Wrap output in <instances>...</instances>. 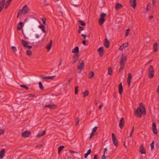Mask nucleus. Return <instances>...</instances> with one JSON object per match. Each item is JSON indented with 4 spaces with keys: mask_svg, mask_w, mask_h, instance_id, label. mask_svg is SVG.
Returning a JSON list of instances; mask_svg holds the SVG:
<instances>
[{
    "mask_svg": "<svg viewBox=\"0 0 159 159\" xmlns=\"http://www.w3.org/2000/svg\"><path fill=\"white\" fill-rule=\"evenodd\" d=\"M125 61H120V66L124 67L125 65Z\"/></svg>",
    "mask_w": 159,
    "mask_h": 159,
    "instance_id": "nucleus-40",
    "label": "nucleus"
},
{
    "mask_svg": "<svg viewBox=\"0 0 159 159\" xmlns=\"http://www.w3.org/2000/svg\"><path fill=\"white\" fill-rule=\"evenodd\" d=\"M52 45V41L51 40L50 41L46 47V48L47 49L48 51L51 49Z\"/></svg>",
    "mask_w": 159,
    "mask_h": 159,
    "instance_id": "nucleus-19",
    "label": "nucleus"
},
{
    "mask_svg": "<svg viewBox=\"0 0 159 159\" xmlns=\"http://www.w3.org/2000/svg\"><path fill=\"white\" fill-rule=\"evenodd\" d=\"M65 148V146H60L58 149V153L59 154H60V152L61 150Z\"/></svg>",
    "mask_w": 159,
    "mask_h": 159,
    "instance_id": "nucleus-33",
    "label": "nucleus"
},
{
    "mask_svg": "<svg viewBox=\"0 0 159 159\" xmlns=\"http://www.w3.org/2000/svg\"><path fill=\"white\" fill-rule=\"evenodd\" d=\"M91 152V149H89L87 152V153L89 154V155Z\"/></svg>",
    "mask_w": 159,
    "mask_h": 159,
    "instance_id": "nucleus-52",
    "label": "nucleus"
},
{
    "mask_svg": "<svg viewBox=\"0 0 159 159\" xmlns=\"http://www.w3.org/2000/svg\"><path fill=\"white\" fill-rule=\"evenodd\" d=\"M56 107V105L54 104H48L46 105L45 107H48L50 109H54Z\"/></svg>",
    "mask_w": 159,
    "mask_h": 159,
    "instance_id": "nucleus-18",
    "label": "nucleus"
},
{
    "mask_svg": "<svg viewBox=\"0 0 159 159\" xmlns=\"http://www.w3.org/2000/svg\"><path fill=\"white\" fill-rule=\"evenodd\" d=\"M22 12L23 14H25L27 13L29 11V9L28 7L26 5H25L23 7L22 9H20Z\"/></svg>",
    "mask_w": 159,
    "mask_h": 159,
    "instance_id": "nucleus-4",
    "label": "nucleus"
},
{
    "mask_svg": "<svg viewBox=\"0 0 159 159\" xmlns=\"http://www.w3.org/2000/svg\"><path fill=\"white\" fill-rule=\"evenodd\" d=\"M130 31L129 29H128L126 30L125 36L126 37L129 34V32Z\"/></svg>",
    "mask_w": 159,
    "mask_h": 159,
    "instance_id": "nucleus-45",
    "label": "nucleus"
},
{
    "mask_svg": "<svg viewBox=\"0 0 159 159\" xmlns=\"http://www.w3.org/2000/svg\"><path fill=\"white\" fill-rule=\"evenodd\" d=\"M157 92L158 93H159V85L158 86L157 88Z\"/></svg>",
    "mask_w": 159,
    "mask_h": 159,
    "instance_id": "nucleus-64",
    "label": "nucleus"
},
{
    "mask_svg": "<svg viewBox=\"0 0 159 159\" xmlns=\"http://www.w3.org/2000/svg\"><path fill=\"white\" fill-rule=\"evenodd\" d=\"M94 76V73L93 71H90L89 74V78L91 79Z\"/></svg>",
    "mask_w": 159,
    "mask_h": 159,
    "instance_id": "nucleus-34",
    "label": "nucleus"
},
{
    "mask_svg": "<svg viewBox=\"0 0 159 159\" xmlns=\"http://www.w3.org/2000/svg\"><path fill=\"white\" fill-rule=\"evenodd\" d=\"M78 87L76 86L75 89V93L76 94L78 93Z\"/></svg>",
    "mask_w": 159,
    "mask_h": 159,
    "instance_id": "nucleus-48",
    "label": "nucleus"
},
{
    "mask_svg": "<svg viewBox=\"0 0 159 159\" xmlns=\"http://www.w3.org/2000/svg\"><path fill=\"white\" fill-rule=\"evenodd\" d=\"M80 120V119L78 117H77L76 118V120L75 122V124L76 125H79V122Z\"/></svg>",
    "mask_w": 159,
    "mask_h": 159,
    "instance_id": "nucleus-47",
    "label": "nucleus"
},
{
    "mask_svg": "<svg viewBox=\"0 0 159 159\" xmlns=\"http://www.w3.org/2000/svg\"><path fill=\"white\" fill-rule=\"evenodd\" d=\"M98 155L96 154L94 155L93 157V159H97Z\"/></svg>",
    "mask_w": 159,
    "mask_h": 159,
    "instance_id": "nucleus-61",
    "label": "nucleus"
},
{
    "mask_svg": "<svg viewBox=\"0 0 159 159\" xmlns=\"http://www.w3.org/2000/svg\"><path fill=\"white\" fill-rule=\"evenodd\" d=\"M5 155V149L3 148L0 151V159H2Z\"/></svg>",
    "mask_w": 159,
    "mask_h": 159,
    "instance_id": "nucleus-20",
    "label": "nucleus"
},
{
    "mask_svg": "<svg viewBox=\"0 0 159 159\" xmlns=\"http://www.w3.org/2000/svg\"><path fill=\"white\" fill-rule=\"evenodd\" d=\"M22 13V11L21 10H20L18 12V15L17 16V18H18L19 15H21Z\"/></svg>",
    "mask_w": 159,
    "mask_h": 159,
    "instance_id": "nucleus-49",
    "label": "nucleus"
},
{
    "mask_svg": "<svg viewBox=\"0 0 159 159\" xmlns=\"http://www.w3.org/2000/svg\"><path fill=\"white\" fill-rule=\"evenodd\" d=\"M11 2H9V1H7L6 2V5L5 6V9H6L8 6L9 5Z\"/></svg>",
    "mask_w": 159,
    "mask_h": 159,
    "instance_id": "nucleus-39",
    "label": "nucleus"
},
{
    "mask_svg": "<svg viewBox=\"0 0 159 159\" xmlns=\"http://www.w3.org/2000/svg\"><path fill=\"white\" fill-rule=\"evenodd\" d=\"M20 87L25 89L26 90H28L29 88L28 87L24 85H20Z\"/></svg>",
    "mask_w": 159,
    "mask_h": 159,
    "instance_id": "nucleus-43",
    "label": "nucleus"
},
{
    "mask_svg": "<svg viewBox=\"0 0 159 159\" xmlns=\"http://www.w3.org/2000/svg\"><path fill=\"white\" fill-rule=\"evenodd\" d=\"M89 92L88 90L85 91L83 93V96L84 98H85L89 94Z\"/></svg>",
    "mask_w": 159,
    "mask_h": 159,
    "instance_id": "nucleus-31",
    "label": "nucleus"
},
{
    "mask_svg": "<svg viewBox=\"0 0 159 159\" xmlns=\"http://www.w3.org/2000/svg\"><path fill=\"white\" fill-rule=\"evenodd\" d=\"M157 43H155L153 45V48L154 49V52H155L157 50Z\"/></svg>",
    "mask_w": 159,
    "mask_h": 159,
    "instance_id": "nucleus-29",
    "label": "nucleus"
},
{
    "mask_svg": "<svg viewBox=\"0 0 159 159\" xmlns=\"http://www.w3.org/2000/svg\"><path fill=\"white\" fill-rule=\"evenodd\" d=\"M152 129L153 133L155 134H157V130L156 127V125L155 122H153L152 124Z\"/></svg>",
    "mask_w": 159,
    "mask_h": 159,
    "instance_id": "nucleus-10",
    "label": "nucleus"
},
{
    "mask_svg": "<svg viewBox=\"0 0 159 159\" xmlns=\"http://www.w3.org/2000/svg\"><path fill=\"white\" fill-rule=\"evenodd\" d=\"M125 121H124V118L122 117L120 120L119 123V126L120 129H122L124 126V124Z\"/></svg>",
    "mask_w": 159,
    "mask_h": 159,
    "instance_id": "nucleus-8",
    "label": "nucleus"
},
{
    "mask_svg": "<svg viewBox=\"0 0 159 159\" xmlns=\"http://www.w3.org/2000/svg\"><path fill=\"white\" fill-rule=\"evenodd\" d=\"M39 27L42 30V31L43 32L45 33H46V31L45 30V27L44 26L41 24L39 26Z\"/></svg>",
    "mask_w": 159,
    "mask_h": 159,
    "instance_id": "nucleus-26",
    "label": "nucleus"
},
{
    "mask_svg": "<svg viewBox=\"0 0 159 159\" xmlns=\"http://www.w3.org/2000/svg\"><path fill=\"white\" fill-rule=\"evenodd\" d=\"M98 52H99V55L101 57L102 56L104 52L103 48L102 47H100L98 49Z\"/></svg>",
    "mask_w": 159,
    "mask_h": 159,
    "instance_id": "nucleus-7",
    "label": "nucleus"
},
{
    "mask_svg": "<svg viewBox=\"0 0 159 159\" xmlns=\"http://www.w3.org/2000/svg\"><path fill=\"white\" fill-rule=\"evenodd\" d=\"M94 134V133H93L92 132L91 133V134H90V139H91L93 138V136L94 135V134Z\"/></svg>",
    "mask_w": 159,
    "mask_h": 159,
    "instance_id": "nucleus-55",
    "label": "nucleus"
},
{
    "mask_svg": "<svg viewBox=\"0 0 159 159\" xmlns=\"http://www.w3.org/2000/svg\"><path fill=\"white\" fill-rule=\"evenodd\" d=\"M129 4L130 6L135 9L136 5V0H129Z\"/></svg>",
    "mask_w": 159,
    "mask_h": 159,
    "instance_id": "nucleus-9",
    "label": "nucleus"
},
{
    "mask_svg": "<svg viewBox=\"0 0 159 159\" xmlns=\"http://www.w3.org/2000/svg\"><path fill=\"white\" fill-rule=\"evenodd\" d=\"M5 0H2L0 1V12H1L5 5Z\"/></svg>",
    "mask_w": 159,
    "mask_h": 159,
    "instance_id": "nucleus-12",
    "label": "nucleus"
},
{
    "mask_svg": "<svg viewBox=\"0 0 159 159\" xmlns=\"http://www.w3.org/2000/svg\"><path fill=\"white\" fill-rule=\"evenodd\" d=\"M46 134V131L43 130L42 132L38 133L37 136V137H40L45 135Z\"/></svg>",
    "mask_w": 159,
    "mask_h": 159,
    "instance_id": "nucleus-27",
    "label": "nucleus"
},
{
    "mask_svg": "<svg viewBox=\"0 0 159 159\" xmlns=\"http://www.w3.org/2000/svg\"><path fill=\"white\" fill-rule=\"evenodd\" d=\"M155 143L154 141H153L152 143L151 144L150 146L151 147V149L152 150H154V144Z\"/></svg>",
    "mask_w": 159,
    "mask_h": 159,
    "instance_id": "nucleus-38",
    "label": "nucleus"
},
{
    "mask_svg": "<svg viewBox=\"0 0 159 159\" xmlns=\"http://www.w3.org/2000/svg\"><path fill=\"white\" fill-rule=\"evenodd\" d=\"M56 77L55 75H52V76H43L41 77V78L44 80L45 79H52Z\"/></svg>",
    "mask_w": 159,
    "mask_h": 159,
    "instance_id": "nucleus-14",
    "label": "nucleus"
},
{
    "mask_svg": "<svg viewBox=\"0 0 159 159\" xmlns=\"http://www.w3.org/2000/svg\"><path fill=\"white\" fill-rule=\"evenodd\" d=\"M26 54L28 56H31L32 55V52L30 50H28L26 52Z\"/></svg>",
    "mask_w": 159,
    "mask_h": 159,
    "instance_id": "nucleus-41",
    "label": "nucleus"
},
{
    "mask_svg": "<svg viewBox=\"0 0 159 159\" xmlns=\"http://www.w3.org/2000/svg\"><path fill=\"white\" fill-rule=\"evenodd\" d=\"M39 88L43 90L44 89V87L43 86V85H42V84L41 83V82H40L39 83Z\"/></svg>",
    "mask_w": 159,
    "mask_h": 159,
    "instance_id": "nucleus-37",
    "label": "nucleus"
},
{
    "mask_svg": "<svg viewBox=\"0 0 159 159\" xmlns=\"http://www.w3.org/2000/svg\"><path fill=\"white\" fill-rule=\"evenodd\" d=\"M32 47V46H27V47L26 48H27L29 49H31Z\"/></svg>",
    "mask_w": 159,
    "mask_h": 159,
    "instance_id": "nucleus-63",
    "label": "nucleus"
},
{
    "mask_svg": "<svg viewBox=\"0 0 159 159\" xmlns=\"http://www.w3.org/2000/svg\"><path fill=\"white\" fill-rule=\"evenodd\" d=\"M128 46V43H123L122 45H121L119 49L120 50H122L124 48L127 47Z\"/></svg>",
    "mask_w": 159,
    "mask_h": 159,
    "instance_id": "nucleus-21",
    "label": "nucleus"
},
{
    "mask_svg": "<svg viewBox=\"0 0 159 159\" xmlns=\"http://www.w3.org/2000/svg\"><path fill=\"white\" fill-rule=\"evenodd\" d=\"M31 135V133L28 131H25L22 134L23 137L27 138L29 137Z\"/></svg>",
    "mask_w": 159,
    "mask_h": 159,
    "instance_id": "nucleus-5",
    "label": "nucleus"
},
{
    "mask_svg": "<svg viewBox=\"0 0 159 159\" xmlns=\"http://www.w3.org/2000/svg\"><path fill=\"white\" fill-rule=\"evenodd\" d=\"M23 26V22L21 21H20L19 22V23L18 25V26L17 27L18 30H21L22 29Z\"/></svg>",
    "mask_w": 159,
    "mask_h": 159,
    "instance_id": "nucleus-23",
    "label": "nucleus"
},
{
    "mask_svg": "<svg viewBox=\"0 0 159 159\" xmlns=\"http://www.w3.org/2000/svg\"><path fill=\"white\" fill-rule=\"evenodd\" d=\"M140 106L141 107H138L134 114L137 117L141 118L143 115H146V112L145 107L142 103H140Z\"/></svg>",
    "mask_w": 159,
    "mask_h": 159,
    "instance_id": "nucleus-1",
    "label": "nucleus"
},
{
    "mask_svg": "<svg viewBox=\"0 0 159 159\" xmlns=\"http://www.w3.org/2000/svg\"><path fill=\"white\" fill-rule=\"evenodd\" d=\"M110 42L107 39H106L104 42V45L106 48H108L109 47Z\"/></svg>",
    "mask_w": 159,
    "mask_h": 159,
    "instance_id": "nucleus-17",
    "label": "nucleus"
},
{
    "mask_svg": "<svg viewBox=\"0 0 159 159\" xmlns=\"http://www.w3.org/2000/svg\"><path fill=\"white\" fill-rule=\"evenodd\" d=\"M113 70L111 67H109L108 70V74L111 75L112 74Z\"/></svg>",
    "mask_w": 159,
    "mask_h": 159,
    "instance_id": "nucleus-35",
    "label": "nucleus"
},
{
    "mask_svg": "<svg viewBox=\"0 0 159 159\" xmlns=\"http://www.w3.org/2000/svg\"><path fill=\"white\" fill-rule=\"evenodd\" d=\"M106 14L104 13H103L101 14L100 18H104L106 17Z\"/></svg>",
    "mask_w": 159,
    "mask_h": 159,
    "instance_id": "nucleus-42",
    "label": "nucleus"
},
{
    "mask_svg": "<svg viewBox=\"0 0 159 159\" xmlns=\"http://www.w3.org/2000/svg\"><path fill=\"white\" fill-rule=\"evenodd\" d=\"M34 95H33L32 94H28V96L29 97H34Z\"/></svg>",
    "mask_w": 159,
    "mask_h": 159,
    "instance_id": "nucleus-60",
    "label": "nucleus"
},
{
    "mask_svg": "<svg viewBox=\"0 0 159 159\" xmlns=\"http://www.w3.org/2000/svg\"><path fill=\"white\" fill-rule=\"evenodd\" d=\"M105 20V18H100L98 20V23L100 25H102L103 24Z\"/></svg>",
    "mask_w": 159,
    "mask_h": 159,
    "instance_id": "nucleus-24",
    "label": "nucleus"
},
{
    "mask_svg": "<svg viewBox=\"0 0 159 159\" xmlns=\"http://www.w3.org/2000/svg\"><path fill=\"white\" fill-rule=\"evenodd\" d=\"M107 148H105L103 150V154H105L106 152L107 151Z\"/></svg>",
    "mask_w": 159,
    "mask_h": 159,
    "instance_id": "nucleus-57",
    "label": "nucleus"
},
{
    "mask_svg": "<svg viewBox=\"0 0 159 159\" xmlns=\"http://www.w3.org/2000/svg\"><path fill=\"white\" fill-rule=\"evenodd\" d=\"M122 7L123 6L121 3H118L116 4L115 8V9L117 10L121 9Z\"/></svg>",
    "mask_w": 159,
    "mask_h": 159,
    "instance_id": "nucleus-13",
    "label": "nucleus"
},
{
    "mask_svg": "<svg viewBox=\"0 0 159 159\" xmlns=\"http://www.w3.org/2000/svg\"><path fill=\"white\" fill-rule=\"evenodd\" d=\"M102 106H103V104H102L99 106V107L98 108V109L99 110L101 109L102 108Z\"/></svg>",
    "mask_w": 159,
    "mask_h": 159,
    "instance_id": "nucleus-62",
    "label": "nucleus"
},
{
    "mask_svg": "<svg viewBox=\"0 0 159 159\" xmlns=\"http://www.w3.org/2000/svg\"><path fill=\"white\" fill-rule=\"evenodd\" d=\"M139 152L141 154H144L146 153L145 149L144 148L143 144H142L139 148Z\"/></svg>",
    "mask_w": 159,
    "mask_h": 159,
    "instance_id": "nucleus-11",
    "label": "nucleus"
},
{
    "mask_svg": "<svg viewBox=\"0 0 159 159\" xmlns=\"http://www.w3.org/2000/svg\"><path fill=\"white\" fill-rule=\"evenodd\" d=\"M155 74V71L153 69V67L152 65H150L148 69V77L151 79L153 78Z\"/></svg>",
    "mask_w": 159,
    "mask_h": 159,
    "instance_id": "nucleus-2",
    "label": "nucleus"
},
{
    "mask_svg": "<svg viewBox=\"0 0 159 159\" xmlns=\"http://www.w3.org/2000/svg\"><path fill=\"white\" fill-rule=\"evenodd\" d=\"M78 22L80 23V25L81 26H84L86 25V23L85 22L83 21H82L80 20H79Z\"/></svg>",
    "mask_w": 159,
    "mask_h": 159,
    "instance_id": "nucleus-32",
    "label": "nucleus"
},
{
    "mask_svg": "<svg viewBox=\"0 0 159 159\" xmlns=\"http://www.w3.org/2000/svg\"><path fill=\"white\" fill-rule=\"evenodd\" d=\"M22 45L25 48L27 47L28 44V43L24 39L22 40Z\"/></svg>",
    "mask_w": 159,
    "mask_h": 159,
    "instance_id": "nucleus-28",
    "label": "nucleus"
},
{
    "mask_svg": "<svg viewBox=\"0 0 159 159\" xmlns=\"http://www.w3.org/2000/svg\"><path fill=\"white\" fill-rule=\"evenodd\" d=\"M132 78V76L130 73H129L128 75V77L127 79V82L129 86V84L131 82V80Z\"/></svg>",
    "mask_w": 159,
    "mask_h": 159,
    "instance_id": "nucleus-22",
    "label": "nucleus"
},
{
    "mask_svg": "<svg viewBox=\"0 0 159 159\" xmlns=\"http://www.w3.org/2000/svg\"><path fill=\"white\" fill-rule=\"evenodd\" d=\"M84 66V64L83 60H80L79 61V64L78 66V69L80 71L83 69ZM81 71H80V72Z\"/></svg>",
    "mask_w": 159,
    "mask_h": 159,
    "instance_id": "nucleus-3",
    "label": "nucleus"
},
{
    "mask_svg": "<svg viewBox=\"0 0 159 159\" xmlns=\"http://www.w3.org/2000/svg\"><path fill=\"white\" fill-rule=\"evenodd\" d=\"M79 55L78 54H75V55L73 57V58L74 59V61L73 62V64H74L77 62L78 59H79Z\"/></svg>",
    "mask_w": 159,
    "mask_h": 159,
    "instance_id": "nucleus-15",
    "label": "nucleus"
},
{
    "mask_svg": "<svg viewBox=\"0 0 159 159\" xmlns=\"http://www.w3.org/2000/svg\"><path fill=\"white\" fill-rule=\"evenodd\" d=\"M79 52V48L78 47H76L72 50V53H75L78 54Z\"/></svg>",
    "mask_w": 159,
    "mask_h": 159,
    "instance_id": "nucleus-25",
    "label": "nucleus"
},
{
    "mask_svg": "<svg viewBox=\"0 0 159 159\" xmlns=\"http://www.w3.org/2000/svg\"><path fill=\"white\" fill-rule=\"evenodd\" d=\"M101 159H106V156L105 154H103Z\"/></svg>",
    "mask_w": 159,
    "mask_h": 159,
    "instance_id": "nucleus-59",
    "label": "nucleus"
},
{
    "mask_svg": "<svg viewBox=\"0 0 159 159\" xmlns=\"http://www.w3.org/2000/svg\"><path fill=\"white\" fill-rule=\"evenodd\" d=\"M42 146H43L42 145L39 144V145H37V146H36V148H40L41 147H42Z\"/></svg>",
    "mask_w": 159,
    "mask_h": 159,
    "instance_id": "nucleus-56",
    "label": "nucleus"
},
{
    "mask_svg": "<svg viewBox=\"0 0 159 159\" xmlns=\"http://www.w3.org/2000/svg\"><path fill=\"white\" fill-rule=\"evenodd\" d=\"M84 28L83 27L79 26L78 29V32L79 33H80L81 31L84 30Z\"/></svg>",
    "mask_w": 159,
    "mask_h": 159,
    "instance_id": "nucleus-36",
    "label": "nucleus"
},
{
    "mask_svg": "<svg viewBox=\"0 0 159 159\" xmlns=\"http://www.w3.org/2000/svg\"><path fill=\"white\" fill-rule=\"evenodd\" d=\"M4 132V130L3 129H0V135L2 134Z\"/></svg>",
    "mask_w": 159,
    "mask_h": 159,
    "instance_id": "nucleus-51",
    "label": "nucleus"
},
{
    "mask_svg": "<svg viewBox=\"0 0 159 159\" xmlns=\"http://www.w3.org/2000/svg\"><path fill=\"white\" fill-rule=\"evenodd\" d=\"M98 128V127L97 126L95 127L92 129V132H93V133H95L97 130Z\"/></svg>",
    "mask_w": 159,
    "mask_h": 159,
    "instance_id": "nucleus-44",
    "label": "nucleus"
},
{
    "mask_svg": "<svg viewBox=\"0 0 159 159\" xmlns=\"http://www.w3.org/2000/svg\"><path fill=\"white\" fill-rule=\"evenodd\" d=\"M11 49L15 52L17 51V49L16 48L15 46H12L11 47Z\"/></svg>",
    "mask_w": 159,
    "mask_h": 159,
    "instance_id": "nucleus-46",
    "label": "nucleus"
},
{
    "mask_svg": "<svg viewBox=\"0 0 159 159\" xmlns=\"http://www.w3.org/2000/svg\"><path fill=\"white\" fill-rule=\"evenodd\" d=\"M112 137L114 144L116 147H117L118 145V141L116 139L115 135L114 133H112Z\"/></svg>",
    "mask_w": 159,
    "mask_h": 159,
    "instance_id": "nucleus-6",
    "label": "nucleus"
},
{
    "mask_svg": "<svg viewBox=\"0 0 159 159\" xmlns=\"http://www.w3.org/2000/svg\"><path fill=\"white\" fill-rule=\"evenodd\" d=\"M46 18H43L42 19V21L43 22V23L44 24V25H45L46 21Z\"/></svg>",
    "mask_w": 159,
    "mask_h": 159,
    "instance_id": "nucleus-50",
    "label": "nucleus"
},
{
    "mask_svg": "<svg viewBox=\"0 0 159 159\" xmlns=\"http://www.w3.org/2000/svg\"><path fill=\"white\" fill-rule=\"evenodd\" d=\"M89 155L87 153H86L84 154V158H87Z\"/></svg>",
    "mask_w": 159,
    "mask_h": 159,
    "instance_id": "nucleus-58",
    "label": "nucleus"
},
{
    "mask_svg": "<svg viewBox=\"0 0 159 159\" xmlns=\"http://www.w3.org/2000/svg\"><path fill=\"white\" fill-rule=\"evenodd\" d=\"M81 36L84 37V39H85L87 37V35L86 34H82L81 35Z\"/></svg>",
    "mask_w": 159,
    "mask_h": 159,
    "instance_id": "nucleus-54",
    "label": "nucleus"
},
{
    "mask_svg": "<svg viewBox=\"0 0 159 159\" xmlns=\"http://www.w3.org/2000/svg\"><path fill=\"white\" fill-rule=\"evenodd\" d=\"M127 60V57L126 56L124 55L123 54L122 55L121 57V60L120 61H126Z\"/></svg>",
    "mask_w": 159,
    "mask_h": 159,
    "instance_id": "nucleus-30",
    "label": "nucleus"
},
{
    "mask_svg": "<svg viewBox=\"0 0 159 159\" xmlns=\"http://www.w3.org/2000/svg\"><path fill=\"white\" fill-rule=\"evenodd\" d=\"M118 90L120 94L121 95L123 92V87L121 83H120L118 86Z\"/></svg>",
    "mask_w": 159,
    "mask_h": 159,
    "instance_id": "nucleus-16",
    "label": "nucleus"
},
{
    "mask_svg": "<svg viewBox=\"0 0 159 159\" xmlns=\"http://www.w3.org/2000/svg\"><path fill=\"white\" fill-rule=\"evenodd\" d=\"M43 3L45 6H47L48 5V3L46 0H44Z\"/></svg>",
    "mask_w": 159,
    "mask_h": 159,
    "instance_id": "nucleus-53",
    "label": "nucleus"
}]
</instances>
